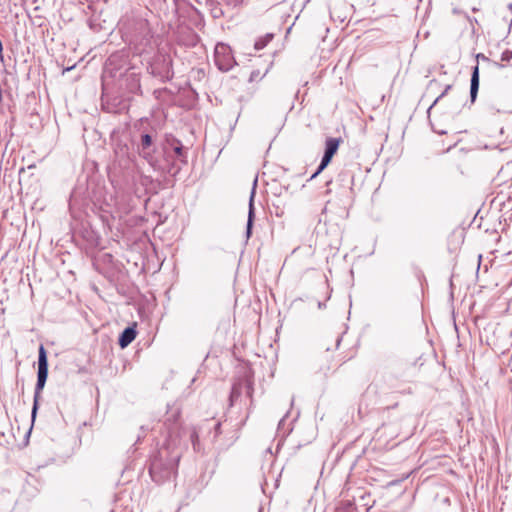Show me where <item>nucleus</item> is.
<instances>
[{"instance_id": "7ed1b4c3", "label": "nucleus", "mask_w": 512, "mask_h": 512, "mask_svg": "<svg viewBox=\"0 0 512 512\" xmlns=\"http://www.w3.org/2000/svg\"><path fill=\"white\" fill-rule=\"evenodd\" d=\"M340 143H342L341 137H328L325 141V151L321 160V168L324 170L331 162L333 156L337 152Z\"/></svg>"}, {"instance_id": "ddd939ff", "label": "nucleus", "mask_w": 512, "mask_h": 512, "mask_svg": "<svg viewBox=\"0 0 512 512\" xmlns=\"http://www.w3.org/2000/svg\"><path fill=\"white\" fill-rule=\"evenodd\" d=\"M261 47H262V45H261V44H259V43H256V44H255V48H256V49H260Z\"/></svg>"}, {"instance_id": "f8f14e48", "label": "nucleus", "mask_w": 512, "mask_h": 512, "mask_svg": "<svg viewBox=\"0 0 512 512\" xmlns=\"http://www.w3.org/2000/svg\"><path fill=\"white\" fill-rule=\"evenodd\" d=\"M319 173H320V166L318 167L316 172L312 175V178L315 177L316 175H318Z\"/></svg>"}, {"instance_id": "39448f33", "label": "nucleus", "mask_w": 512, "mask_h": 512, "mask_svg": "<svg viewBox=\"0 0 512 512\" xmlns=\"http://www.w3.org/2000/svg\"><path fill=\"white\" fill-rule=\"evenodd\" d=\"M479 89V67L476 65L473 69L470 82V97L471 101L474 102L477 97Z\"/></svg>"}, {"instance_id": "0eeeda50", "label": "nucleus", "mask_w": 512, "mask_h": 512, "mask_svg": "<svg viewBox=\"0 0 512 512\" xmlns=\"http://www.w3.org/2000/svg\"><path fill=\"white\" fill-rule=\"evenodd\" d=\"M152 143V138L150 135L145 134L141 137V145L144 149L148 148Z\"/></svg>"}, {"instance_id": "f03ea898", "label": "nucleus", "mask_w": 512, "mask_h": 512, "mask_svg": "<svg viewBox=\"0 0 512 512\" xmlns=\"http://www.w3.org/2000/svg\"><path fill=\"white\" fill-rule=\"evenodd\" d=\"M215 62L220 70L228 71L235 63L230 48L225 44H217L215 47Z\"/></svg>"}, {"instance_id": "1a4fd4ad", "label": "nucleus", "mask_w": 512, "mask_h": 512, "mask_svg": "<svg viewBox=\"0 0 512 512\" xmlns=\"http://www.w3.org/2000/svg\"><path fill=\"white\" fill-rule=\"evenodd\" d=\"M448 89H450V86H447V87H446L445 91H444L440 96H438V97L436 98V100L434 101V103H437V102L439 101V99L445 95V93L448 91Z\"/></svg>"}, {"instance_id": "9b49d317", "label": "nucleus", "mask_w": 512, "mask_h": 512, "mask_svg": "<svg viewBox=\"0 0 512 512\" xmlns=\"http://www.w3.org/2000/svg\"><path fill=\"white\" fill-rule=\"evenodd\" d=\"M510 55H511V53H510V52H507V51H506V52H504V53L502 54V60H508Z\"/></svg>"}, {"instance_id": "6e6552de", "label": "nucleus", "mask_w": 512, "mask_h": 512, "mask_svg": "<svg viewBox=\"0 0 512 512\" xmlns=\"http://www.w3.org/2000/svg\"><path fill=\"white\" fill-rule=\"evenodd\" d=\"M174 152L178 155V156H183V147L181 145H178L174 148Z\"/></svg>"}, {"instance_id": "423d86ee", "label": "nucleus", "mask_w": 512, "mask_h": 512, "mask_svg": "<svg viewBox=\"0 0 512 512\" xmlns=\"http://www.w3.org/2000/svg\"><path fill=\"white\" fill-rule=\"evenodd\" d=\"M252 199L250 200V206H249V217H248V223H247V233L250 234L252 222H253V216H254V209H253V203Z\"/></svg>"}, {"instance_id": "20e7f679", "label": "nucleus", "mask_w": 512, "mask_h": 512, "mask_svg": "<svg viewBox=\"0 0 512 512\" xmlns=\"http://www.w3.org/2000/svg\"><path fill=\"white\" fill-rule=\"evenodd\" d=\"M137 332L133 327H127L119 338V345L121 348L127 347L136 338Z\"/></svg>"}, {"instance_id": "f257e3e1", "label": "nucleus", "mask_w": 512, "mask_h": 512, "mask_svg": "<svg viewBox=\"0 0 512 512\" xmlns=\"http://www.w3.org/2000/svg\"><path fill=\"white\" fill-rule=\"evenodd\" d=\"M48 376V359H47V352L43 345H40L39 347V356H38V377H37V384H36V393H35V403L33 407V415L36 412L37 409V397L39 393L42 391V389L45 386L46 380Z\"/></svg>"}, {"instance_id": "9d476101", "label": "nucleus", "mask_w": 512, "mask_h": 512, "mask_svg": "<svg viewBox=\"0 0 512 512\" xmlns=\"http://www.w3.org/2000/svg\"><path fill=\"white\" fill-rule=\"evenodd\" d=\"M335 512H352L351 508H339Z\"/></svg>"}]
</instances>
